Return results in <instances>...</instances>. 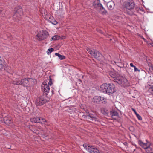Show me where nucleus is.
Wrapping results in <instances>:
<instances>
[{"label": "nucleus", "instance_id": "4468645a", "mask_svg": "<svg viewBox=\"0 0 153 153\" xmlns=\"http://www.w3.org/2000/svg\"><path fill=\"white\" fill-rule=\"evenodd\" d=\"M30 121L34 123H42L40 118L38 117H34L30 119Z\"/></svg>", "mask_w": 153, "mask_h": 153}, {"label": "nucleus", "instance_id": "5701e85b", "mask_svg": "<svg viewBox=\"0 0 153 153\" xmlns=\"http://www.w3.org/2000/svg\"><path fill=\"white\" fill-rule=\"evenodd\" d=\"M54 49L52 48L48 49L47 51V54L48 55L50 54L52 52H53L54 51Z\"/></svg>", "mask_w": 153, "mask_h": 153}, {"label": "nucleus", "instance_id": "6ab92c4d", "mask_svg": "<svg viewBox=\"0 0 153 153\" xmlns=\"http://www.w3.org/2000/svg\"><path fill=\"white\" fill-rule=\"evenodd\" d=\"M59 38L60 37L59 36L57 35H55L51 38V40H55L59 39Z\"/></svg>", "mask_w": 153, "mask_h": 153}, {"label": "nucleus", "instance_id": "58836bf2", "mask_svg": "<svg viewBox=\"0 0 153 153\" xmlns=\"http://www.w3.org/2000/svg\"><path fill=\"white\" fill-rule=\"evenodd\" d=\"M142 39H143V40H145V39L143 37H142Z\"/></svg>", "mask_w": 153, "mask_h": 153}, {"label": "nucleus", "instance_id": "f8f14e48", "mask_svg": "<svg viewBox=\"0 0 153 153\" xmlns=\"http://www.w3.org/2000/svg\"><path fill=\"white\" fill-rule=\"evenodd\" d=\"M42 90L45 92V94L47 95L49 91L50 88L49 85L47 84L46 82H43L42 85Z\"/></svg>", "mask_w": 153, "mask_h": 153}, {"label": "nucleus", "instance_id": "39448f33", "mask_svg": "<svg viewBox=\"0 0 153 153\" xmlns=\"http://www.w3.org/2000/svg\"><path fill=\"white\" fill-rule=\"evenodd\" d=\"M33 80L30 78H25L22 79L20 81L17 80L14 81L13 84L17 85H21L24 86H28L31 85L32 82Z\"/></svg>", "mask_w": 153, "mask_h": 153}, {"label": "nucleus", "instance_id": "7ed1b4c3", "mask_svg": "<svg viewBox=\"0 0 153 153\" xmlns=\"http://www.w3.org/2000/svg\"><path fill=\"white\" fill-rule=\"evenodd\" d=\"M126 9L125 12L129 15H132L134 13L135 4L133 2L130 1H126L124 4Z\"/></svg>", "mask_w": 153, "mask_h": 153}, {"label": "nucleus", "instance_id": "72a5a7b5", "mask_svg": "<svg viewBox=\"0 0 153 153\" xmlns=\"http://www.w3.org/2000/svg\"><path fill=\"white\" fill-rule=\"evenodd\" d=\"M52 23L54 25H56L57 24V22L56 21H55L54 22H53Z\"/></svg>", "mask_w": 153, "mask_h": 153}, {"label": "nucleus", "instance_id": "412c9836", "mask_svg": "<svg viewBox=\"0 0 153 153\" xmlns=\"http://www.w3.org/2000/svg\"><path fill=\"white\" fill-rule=\"evenodd\" d=\"M10 67L8 66H6L4 67V70H6L8 72H10Z\"/></svg>", "mask_w": 153, "mask_h": 153}, {"label": "nucleus", "instance_id": "f257e3e1", "mask_svg": "<svg viewBox=\"0 0 153 153\" xmlns=\"http://www.w3.org/2000/svg\"><path fill=\"white\" fill-rule=\"evenodd\" d=\"M109 74L115 82L121 86L124 87L129 86V83L125 77L114 72H110Z\"/></svg>", "mask_w": 153, "mask_h": 153}, {"label": "nucleus", "instance_id": "4c0bfd02", "mask_svg": "<svg viewBox=\"0 0 153 153\" xmlns=\"http://www.w3.org/2000/svg\"><path fill=\"white\" fill-rule=\"evenodd\" d=\"M79 82H81V80L80 79L79 80Z\"/></svg>", "mask_w": 153, "mask_h": 153}, {"label": "nucleus", "instance_id": "f3484780", "mask_svg": "<svg viewBox=\"0 0 153 153\" xmlns=\"http://www.w3.org/2000/svg\"><path fill=\"white\" fill-rule=\"evenodd\" d=\"M4 121L6 124L12 126L13 122L10 119H7V117H5L4 118Z\"/></svg>", "mask_w": 153, "mask_h": 153}, {"label": "nucleus", "instance_id": "ea45409f", "mask_svg": "<svg viewBox=\"0 0 153 153\" xmlns=\"http://www.w3.org/2000/svg\"><path fill=\"white\" fill-rule=\"evenodd\" d=\"M105 102V103H106V101L105 100H104V102Z\"/></svg>", "mask_w": 153, "mask_h": 153}, {"label": "nucleus", "instance_id": "dca6fc26", "mask_svg": "<svg viewBox=\"0 0 153 153\" xmlns=\"http://www.w3.org/2000/svg\"><path fill=\"white\" fill-rule=\"evenodd\" d=\"M107 6L109 9L112 10L114 7V4L113 2L111 1L107 3Z\"/></svg>", "mask_w": 153, "mask_h": 153}, {"label": "nucleus", "instance_id": "1a4fd4ad", "mask_svg": "<svg viewBox=\"0 0 153 153\" xmlns=\"http://www.w3.org/2000/svg\"><path fill=\"white\" fill-rule=\"evenodd\" d=\"M84 147L90 153H99V150L93 146H90L84 144L83 145Z\"/></svg>", "mask_w": 153, "mask_h": 153}, {"label": "nucleus", "instance_id": "20e7f679", "mask_svg": "<svg viewBox=\"0 0 153 153\" xmlns=\"http://www.w3.org/2000/svg\"><path fill=\"white\" fill-rule=\"evenodd\" d=\"M139 144L145 149L147 153H153V144L152 143L148 142L144 143L141 141H139Z\"/></svg>", "mask_w": 153, "mask_h": 153}, {"label": "nucleus", "instance_id": "4be33fe9", "mask_svg": "<svg viewBox=\"0 0 153 153\" xmlns=\"http://www.w3.org/2000/svg\"><path fill=\"white\" fill-rule=\"evenodd\" d=\"M42 15L44 17L45 16L47 15L48 14L47 12L46 11V10L45 9L43 10L42 11Z\"/></svg>", "mask_w": 153, "mask_h": 153}, {"label": "nucleus", "instance_id": "a878e982", "mask_svg": "<svg viewBox=\"0 0 153 153\" xmlns=\"http://www.w3.org/2000/svg\"><path fill=\"white\" fill-rule=\"evenodd\" d=\"M49 79H48V80H49V82H48V85H51L52 84V79H51L50 78V77L49 76Z\"/></svg>", "mask_w": 153, "mask_h": 153}, {"label": "nucleus", "instance_id": "a19ab883", "mask_svg": "<svg viewBox=\"0 0 153 153\" xmlns=\"http://www.w3.org/2000/svg\"><path fill=\"white\" fill-rule=\"evenodd\" d=\"M107 0H104L105 1L107 2Z\"/></svg>", "mask_w": 153, "mask_h": 153}, {"label": "nucleus", "instance_id": "393cba45", "mask_svg": "<svg viewBox=\"0 0 153 153\" xmlns=\"http://www.w3.org/2000/svg\"><path fill=\"white\" fill-rule=\"evenodd\" d=\"M148 91L151 93H153V86H150L148 90Z\"/></svg>", "mask_w": 153, "mask_h": 153}, {"label": "nucleus", "instance_id": "c85d7f7f", "mask_svg": "<svg viewBox=\"0 0 153 153\" xmlns=\"http://www.w3.org/2000/svg\"><path fill=\"white\" fill-rule=\"evenodd\" d=\"M134 71L135 72L138 71L139 72L140 71V70H139L138 69V68H137L135 66L134 67Z\"/></svg>", "mask_w": 153, "mask_h": 153}, {"label": "nucleus", "instance_id": "2f4dec72", "mask_svg": "<svg viewBox=\"0 0 153 153\" xmlns=\"http://www.w3.org/2000/svg\"><path fill=\"white\" fill-rule=\"evenodd\" d=\"M40 119H41V120H42V121L43 122H46V120L45 119L42 118H40Z\"/></svg>", "mask_w": 153, "mask_h": 153}, {"label": "nucleus", "instance_id": "ddd939ff", "mask_svg": "<svg viewBox=\"0 0 153 153\" xmlns=\"http://www.w3.org/2000/svg\"><path fill=\"white\" fill-rule=\"evenodd\" d=\"M106 99L100 96H96L93 98L92 101L94 102L98 103Z\"/></svg>", "mask_w": 153, "mask_h": 153}, {"label": "nucleus", "instance_id": "2eb2a0df", "mask_svg": "<svg viewBox=\"0 0 153 153\" xmlns=\"http://www.w3.org/2000/svg\"><path fill=\"white\" fill-rule=\"evenodd\" d=\"M88 116V119L91 120L92 121L95 122L96 121H98V119L96 117L91 114H89Z\"/></svg>", "mask_w": 153, "mask_h": 153}, {"label": "nucleus", "instance_id": "423d86ee", "mask_svg": "<svg viewBox=\"0 0 153 153\" xmlns=\"http://www.w3.org/2000/svg\"><path fill=\"white\" fill-rule=\"evenodd\" d=\"M93 5L100 13L103 14H105L106 13L107 11L103 7L102 5L99 3L98 0H95L94 2Z\"/></svg>", "mask_w": 153, "mask_h": 153}, {"label": "nucleus", "instance_id": "bb28decb", "mask_svg": "<svg viewBox=\"0 0 153 153\" xmlns=\"http://www.w3.org/2000/svg\"><path fill=\"white\" fill-rule=\"evenodd\" d=\"M136 115L139 120H142V117L138 113H136Z\"/></svg>", "mask_w": 153, "mask_h": 153}, {"label": "nucleus", "instance_id": "9b49d317", "mask_svg": "<svg viewBox=\"0 0 153 153\" xmlns=\"http://www.w3.org/2000/svg\"><path fill=\"white\" fill-rule=\"evenodd\" d=\"M15 10L16 12L13 16V18L16 21H17V20H19L22 14V9L21 8H19L17 10Z\"/></svg>", "mask_w": 153, "mask_h": 153}, {"label": "nucleus", "instance_id": "c9c22d12", "mask_svg": "<svg viewBox=\"0 0 153 153\" xmlns=\"http://www.w3.org/2000/svg\"><path fill=\"white\" fill-rule=\"evenodd\" d=\"M111 63L114 65L116 64V62L114 61H113L111 62Z\"/></svg>", "mask_w": 153, "mask_h": 153}, {"label": "nucleus", "instance_id": "473e14b6", "mask_svg": "<svg viewBox=\"0 0 153 153\" xmlns=\"http://www.w3.org/2000/svg\"><path fill=\"white\" fill-rule=\"evenodd\" d=\"M132 111L134 112V113H135V115H136V113H137L136 111V110H135V109H134L133 108H132Z\"/></svg>", "mask_w": 153, "mask_h": 153}, {"label": "nucleus", "instance_id": "6e6552de", "mask_svg": "<svg viewBox=\"0 0 153 153\" xmlns=\"http://www.w3.org/2000/svg\"><path fill=\"white\" fill-rule=\"evenodd\" d=\"M87 50L92 56L96 59H99L102 56L101 54L97 50L91 48H88Z\"/></svg>", "mask_w": 153, "mask_h": 153}, {"label": "nucleus", "instance_id": "cd10ccee", "mask_svg": "<svg viewBox=\"0 0 153 153\" xmlns=\"http://www.w3.org/2000/svg\"><path fill=\"white\" fill-rule=\"evenodd\" d=\"M3 68V66L2 65V62L0 63V70H4Z\"/></svg>", "mask_w": 153, "mask_h": 153}, {"label": "nucleus", "instance_id": "f03ea898", "mask_svg": "<svg viewBox=\"0 0 153 153\" xmlns=\"http://www.w3.org/2000/svg\"><path fill=\"white\" fill-rule=\"evenodd\" d=\"M100 89L102 91L108 94H112L115 91L114 85L111 84H103L101 86Z\"/></svg>", "mask_w": 153, "mask_h": 153}, {"label": "nucleus", "instance_id": "e433bc0d", "mask_svg": "<svg viewBox=\"0 0 153 153\" xmlns=\"http://www.w3.org/2000/svg\"><path fill=\"white\" fill-rule=\"evenodd\" d=\"M2 61L1 59V58L0 56V63H2Z\"/></svg>", "mask_w": 153, "mask_h": 153}, {"label": "nucleus", "instance_id": "a211bd4d", "mask_svg": "<svg viewBox=\"0 0 153 153\" xmlns=\"http://www.w3.org/2000/svg\"><path fill=\"white\" fill-rule=\"evenodd\" d=\"M55 55L56 56H57L58 57L59 59H60V60L64 59L65 58V57L64 56L61 55L58 53H55Z\"/></svg>", "mask_w": 153, "mask_h": 153}, {"label": "nucleus", "instance_id": "9d476101", "mask_svg": "<svg viewBox=\"0 0 153 153\" xmlns=\"http://www.w3.org/2000/svg\"><path fill=\"white\" fill-rule=\"evenodd\" d=\"M47 102L46 99L42 96L38 97L36 100L35 104L36 106H41Z\"/></svg>", "mask_w": 153, "mask_h": 153}, {"label": "nucleus", "instance_id": "c756f323", "mask_svg": "<svg viewBox=\"0 0 153 153\" xmlns=\"http://www.w3.org/2000/svg\"><path fill=\"white\" fill-rule=\"evenodd\" d=\"M149 68L153 70V65L151 64L149 65Z\"/></svg>", "mask_w": 153, "mask_h": 153}, {"label": "nucleus", "instance_id": "7c9ffc66", "mask_svg": "<svg viewBox=\"0 0 153 153\" xmlns=\"http://www.w3.org/2000/svg\"><path fill=\"white\" fill-rule=\"evenodd\" d=\"M82 117L84 118H88V115H83L82 116Z\"/></svg>", "mask_w": 153, "mask_h": 153}, {"label": "nucleus", "instance_id": "aec40b11", "mask_svg": "<svg viewBox=\"0 0 153 153\" xmlns=\"http://www.w3.org/2000/svg\"><path fill=\"white\" fill-rule=\"evenodd\" d=\"M44 17L45 19L48 20L51 17V16L50 13H48Z\"/></svg>", "mask_w": 153, "mask_h": 153}, {"label": "nucleus", "instance_id": "f704fd0d", "mask_svg": "<svg viewBox=\"0 0 153 153\" xmlns=\"http://www.w3.org/2000/svg\"><path fill=\"white\" fill-rule=\"evenodd\" d=\"M130 66H131V67H135V66H134L133 65V64L132 63H131L130 64Z\"/></svg>", "mask_w": 153, "mask_h": 153}, {"label": "nucleus", "instance_id": "0eeeda50", "mask_svg": "<svg viewBox=\"0 0 153 153\" xmlns=\"http://www.w3.org/2000/svg\"><path fill=\"white\" fill-rule=\"evenodd\" d=\"M49 36L48 32L45 30H40L36 35L37 39L39 40H42L47 39Z\"/></svg>", "mask_w": 153, "mask_h": 153}, {"label": "nucleus", "instance_id": "b1692460", "mask_svg": "<svg viewBox=\"0 0 153 153\" xmlns=\"http://www.w3.org/2000/svg\"><path fill=\"white\" fill-rule=\"evenodd\" d=\"M118 114L117 112H115V111H114L113 112V113H112V118H114V119L115 118L114 117V116H118Z\"/></svg>", "mask_w": 153, "mask_h": 153}]
</instances>
